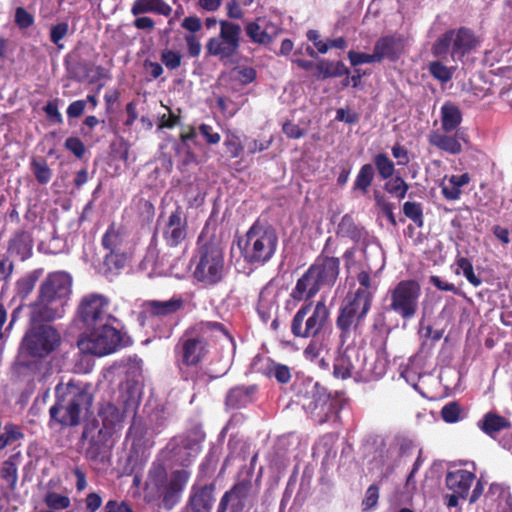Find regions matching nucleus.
Here are the masks:
<instances>
[{
  "instance_id": "obj_1",
  "label": "nucleus",
  "mask_w": 512,
  "mask_h": 512,
  "mask_svg": "<svg viewBox=\"0 0 512 512\" xmlns=\"http://www.w3.org/2000/svg\"><path fill=\"white\" fill-rule=\"evenodd\" d=\"M216 334L231 337L227 328L217 321H198L182 332L173 350L182 380L197 379L200 366L210 354V341Z\"/></svg>"
},
{
  "instance_id": "obj_2",
  "label": "nucleus",
  "mask_w": 512,
  "mask_h": 512,
  "mask_svg": "<svg viewBox=\"0 0 512 512\" xmlns=\"http://www.w3.org/2000/svg\"><path fill=\"white\" fill-rule=\"evenodd\" d=\"M72 284L73 278L68 272L49 273L39 286L36 300L30 304V321L37 324L62 318L72 294Z\"/></svg>"
},
{
  "instance_id": "obj_3",
  "label": "nucleus",
  "mask_w": 512,
  "mask_h": 512,
  "mask_svg": "<svg viewBox=\"0 0 512 512\" xmlns=\"http://www.w3.org/2000/svg\"><path fill=\"white\" fill-rule=\"evenodd\" d=\"M93 402L92 394L72 382L66 386H56V401L49 409V425L75 427L81 423L82 414L88 411Z\"/></svg>"
},
{
  "instance_id": "obj_4",
  "label": "nucleus",
  "mask_w": 512,
  "mask_h": 512,
  "mask_svg": "<svg viewBox=\"0 0 512 512\" xmlns=\"http://www.w3.org/2000/svg\"><path fill=\"white\" fill-rule=\"evenodd\" d=\"M278 241L276 229L268 222L257 219L245 234L241 254L248 264L264 265L274 256Z\"/></svg>"
},
{
  "instance_id": "obj_5",
  "label": "nucleus",
  "mask_w": 512,
  "mask_h": 512,
  "mask_svg": "<svg viewBox=\"0 0 512 512\" xmlns=\"http://www.w3.org/2000/svg\"><path fill=\"white\" fill-rule=\"evenodd\" d=\"M193 278L204 286H214L220 283L225 275L224 251L213 241L198 244L191 259Z\"/></svg>"
},
{
  "instance_id": "obj_6",
  "label": "nucleus",
  "mask_w": 512,
  "mask_h": 512,
  "mask_svg": "<svg viewBox=\"0 0 512 512\" xmlns=\"http://www.w3.org/2000/svg\"><path fill=\"white\" fill-rule=\"evenodd\" d=\"M330 309L324 300L302 304L290 322L295 338L325 337L330 326Z\"/></svg>"
},
{
  "instance_id": "obj_7",
  "label": "nucleus",
  "mask_w": 512,
  "mask_h": 512,
  "mask_svg": "<svg viewBox=\"0 0 512 512\" xmlns=\"http://www.w3.org/2000/svg\"><path fill=\"white\" fill-rule=\"evenodd\" d=\"M114 322L107 321L85 330L78 339L80 350L101 357L112 354L124 347V335L113 326Z\"/></svg>"
},
{
  "instance_id": "obj_8",
  "label": "nucleus",
  "mask_w": 512,
  "mask_h": 512,
  "mask_svg": "<svg viewBox=\"0 0 512 512\" xmlns=\"http://www.w3.org/2000/svg\"><path fill=\"white\" fill-rule=\"evenodd\" d=\"M373 298L362 292L349 291L339 308L336 327L340 339L344 342L352 332H356L371 310Z\"/></svg>"
},
{
  "instance_id": "obj_9",
  "label": "nucleus",
  "mask_w": 512,
  "mask_h": 512,
  "mask_svg": "<svg viewBox=\"0 0 512 512\" xmlns=\"http://www.w3.org/2000/svg\"><path fill=\"white\" fill-rule=\"evenodd\" d=\"M480 41L473 30L468 27L449 29L433 43L431 52L433 56L444 59L448 55L453 61L462 62L464 57L472 53Z\"/></svg>"
},
{
  "instance_id": "obj_10",
  "label": "nucleus",
  "mask_w": 512,
  "mask_h": 512,
  "mask_svg": "<svg viewBox=\"0 0 512 512\" xmlns=\"http://www.w3.org/2000/svg\"><path fill=\"white\" fill-rule=\"evenodd\" d=\"M422 295L421 285L417 280L404 279L399 281L387 292L389 304L386 311L393 312L404 321L413 319L419 310Z\"/></svg>"
},
{
  "instance_id": "obj_11",
  "label": "nucleus",
  "mask_w": 512,
  "mask_h": 512,
  "mask_svg": "<svg viewBox=\"0 0 512 512\" xmlns=\"http://www.w3.org/2000/svg\"><path fill=\"white\" fill-rule=\"evenodd\" d=\"M296 397L302 408L320 424L325 423L335 411V400L318 382L303 383Z\"/></svg>"
},
{
  "instance_id": "obj_12",
  "label": "nucleus",
  "mask_w": 512,
  "mask_h": 512,
  "mask_svg": "<svg viewBox=\"0 0 512 512\" xmlns=\"http://www.w3.org/2000/svg\"><path fill=\"white\" fill-rule=\"evenodd\" d=\"M219 26V34L206 42L205 49L209 56L217 57L226 64L238 54L242 28L240 24L228 20H220Z\"/></svg>"
},
{
  "instance_id": "obj_13",
  "label": "nucleus",
  "mask_w": 512,
  "mask_h": 512,
  "mask_svg": "<svg viewBox=\"0 0 512 512\" xmlns=\"http://www.w3.org/2000/svg\"><path fill=\"white\" fill-rule=\"evenodd\" d=\"M61 344V335L50 325L40 324L28 329L22 339L21 349L28 356L43 359Z\"/></svg>"
},
{
  "instance_id": "obj_14",
  "label": "nucleus",
  "mask_w": 512,
  "mask_h": 512,
  "mask_svg": "<svg viewBox=\"0 0 512 512\" xmlns=\"http://www.w3.org/2000/svg\"><path fill=\"white\" fill-rule=\"evenodd\" d=\"M109 299L102 294L91 293L82 297L78 309V320L84 330L107 321H117L109 311Z\"/></svg>"
},
{
  "instance_id": "obj_15",
  "label": "nucleus",
  "mask_w": 512,
  "mask_h": 512,
  "mask_svg": "<svg viewBox=\"0 0 512 512\" xmlns=\"http://www.w3.org/2000/svg\"><path fill=\"white\" fill-rule=\"evenodd\" d=\"M331 245L332 238L329 237L325 242L322 252L309 267V270L322 288L334 286L340 273V259L333 256L335 250Z\"/></svg>"
},
{
  "instance_id": "obj_16",
  "label": "nucleus",
  "mask_w": 512,
  "mask_h": 512,
  "mask_svg": "<svg viewBox=\"0 0 512 512\" xmlns=\"http://www.w3.org/2000/svg\"><path fill=\"white\" fill-rule=\"evenodd\" d=\"M159 226L162 238L169 248L181 246L188 238V219L181 206H177Z\"/></svg>"
},
{
  "instance_id": "obj_17",
  "label": "nucleus",
  "mask_w": 512,
  "mask_h": 512,
  "mask_svg": "<svg viewBox=\"0 0 512 512\" xmlns=\"http://www.w3.org/2000/svg\"><path fill=\"white\" fill-rule=\"evenodd\" d=\"M204 438V433L194 429L185 435L175 437L171 441L170 445L172 447V452L182 466L190 465L192 460L200 453L201 443Z\"/></svg>"
},
{
  "instance_id": "obj_18",
  "label": "nucleus",
  "mask_w": 512,
  "mask_h": 512,
  "mask_svg": "<svg viewBox=\"0 0 512 512\" xmlns=\"http://www.w3.org/2000/svg\"><path fill=\"white\" fill-rule=\"evenodd\" d=\"M365 358L361 359L360 352L354 348H347L343 353L339 354L333 364V375L340 379H362V364Z\"/></svg>"
},
{
  "instance_id": "obj_19",
  "label": "nucleus",
  "mask_w": 512,
  "mask_h": 512,
  "mask_svg": "<svg viewBox=\"0 0 512 512\" xmlns=\"http://www.w3.org/2000/svg\"><path fill=\"white\" fill-rule=\"evenodd\" d=\"M184 307L181 296H173L169 300H146L142 304L140 317L146 321L162 319L178 313Z\"/></svg>"
},
{
  "instance_id": "obj_20",
  "label": "nucleus",
  "mask_w": 512,
  "mask_h": 512,
  "mask_svg": "<svg viewBox=\"0 0 512 512\" xmlns=\"http://www.w3.org/2000/svg\"><path fill=\"white\" fill-rule=\"evenodd\" d=\"M252 489L250 480H242L235 483L221 497L216 512H243L245 500Z\"/></svg>"
},
{
  "instance_id": "obj_21",
  "label": "nucleus",
  "mask_w": 512,
  "mask_h": 512,
  "mask_svg": "<svg viewBox=\"0 0 512 512\" xmlns=\"http://www.w3.org/2000/svg\"><path fill=\"white\" fill-rule=\"evenodd\" d=\"M321 288L322 287L314 277L313 273H311L308 268L297 280L295 287L291 290L289 294L290 300L287 301V305H289L291 301L296 303L304 302L303 304L313 302L312 299L317 295Z\"/></svg>"
},
{
  "instance_id": "obj_22",
  "label": "nucleus",
  "mask_w": 512,
  "mask_h": 512,
  "mask_svg": "<svg viewBox=\"0 0 512 512\" xmlns=\"http://www.w3.org/2000/svg\"><path fill=\"white\" fill-rule=\"evenodd\" d=\"M215 482L202 486L193 485L191 488L188 506L192 512H211L215 498Z\"/></svg>"
},
{
  "instance_id": "obj_23",
  "label": "nucleus",
  "mask_w": 512,
  "mask_h": 512,
  "mask_svg": "<svg viewBox=\"0 0 512 512\" xmlns=\"http://www.w3.org/2000/svg\"><path fill=\"white\" fill-rule=\"evenodd\" d=\"M398 446V460L396 461L397 465H400L401 460L404 458H409L414 455L415 452H417V457L414 461L412 470L408 474L406 478V489L407 490H414L416 488V481H415V474L421 467L423 460L421 458L422 456V450L417 448V445L408 438H401L397 441Z\"/></svg>"
},
{
  "instance_id": "obj_24",
  "label": "nucleus",
  "mask_w": 512,
  "mask_h": 512,
  "mask_svg": "<svg viewBox=\"0 0 512 512\" xmlns=\"http://www.w3.org/2000/svg\"><path fill=\"white\" fill-rule=\"evenodd\" d=\"M476 480V475L465 469L448 471L445 476L446 487L458 495L461 499H466L469 495L470 488Z\"/></svg>"
},
{
  "instance_id": "obj_25",
  "label": "nucleus",
  "mask_w": 512,
  "mask_h": 512,
  "mask_svg": "<svg viewBox=\"0 0 512 512\" xmlns=\"http://www.w3.org/2000/svg\"><path fill=\"white\" fill-rule=\"evenodd\" d=\"M403 48V42L400 37L383 36L376 41L374 52L378 63L384 59L394 62L401 56Z\"/></svg>"
},
{
  "instance_id": "obj_26",
  "label": "nucleus",
  "mask_w": 512,
  "mask_h": 512,
  "mask_svg": "<svg viewBox=\"0 0 512 512\" xmlns=\"http://www.w3.org/2000/svg\"><path fill=\"white\" fill-rule=\"evenodd\" d=\"M261 18L248 22L245 27V33L251 42L268 46L273 42L274 36L277 34V27L267 22L264 27L260 25Z\"/></svg>"
},
{
  "instance_id": "obj_27",
  "label": "nucleus",
  "mask_w": 512,
  "mask_h": 512,
  "mask_svg": "<svg viewBox=\"0 0 512 512\" xmlns=\"http://www.w3.org/2000/svg\"><path fill=\"white\" fill-rule=\"evenodd\" d=\"M389 353L386 348V342L376 352V358L373 363L367 364L365 361L362 364L363 373L362 380L370 381L382 378L389 368Z\"/></svg>"
},
{
  "instance_id": "obj_28",
  "label": "nucleus",
  "mask_w": 512,
  "mask_h": 512,
  "mask_svg": "<svg viewBox=\"0 0 512 512\" xmlns=\"http://www.w3.org/2000/svg\"><path fill=\"white\" fill-rule=\"evenodd\" d=\"M459 139H462L459 133L451 136L448 133H441L439 131H432L428 136V141L432 146L451 155H457L462 152L463 148Z\"/></svg>"
},
{
  "instance_id": "obj_29",
  "label": "nucleus",
  "mask_w": 512,
  "mask_h": 512,
  "mask_svg": "<svg viewBox=\"0 0 512 512\" xmlns=\"http://www.w3.org/2000/svg\"><path fill=\"white\" fill-rule=\"evenodd\" d=\"M130 11L133 16L153 13L169 17L173 9L165 0H134Z\"/></svg>"
},
{
  "instance_id": "obj_30",
  "label": "nucleus",
  "mask_w": 512,
  "mask_h": 512,
  "mask_svg": "<svg viewBox=\"0 0 512 512\" xmlns=\"http://www.w3.org/2000/svg\"><path fill=\"white\" fill-rule=\"evenodd\" d=\"M256 392L255 386H236L231 388L225 398L227 409L236 410L246 407L252 402Z\"/></svg>"
},
{
  "instance_id": "obj_31",
  "label": "nucleus",
  "mask_w": 512,
  "mask_h": 512,
  "mask_svg": "<svg viewBox=\"0 0 512 512\" xmlns=\"http://www.w3.org/2000/svg\"><path fill=\"white\" fill-rule=\"evenodd\" d=\"M98 416L103 425L101 429L105 430L107 433L113 434L117 427H120L124 413L121 412L115 404L106 402L101 405Z\"/></svg>"
},
{
  "instance_id": "obj_32",
  "label": "nucleus",
  "mask_w": 512,
  "mask_h": 512,
  "mask_svg": "<svg viewBox=\"0 0 512 512\" xmlns=\"http://www.w3.org/2000/svg\"><path fill=\"white\" fill-rule=\"evenodd\" d=\"M32 248V236L25 230L15 232L8 242V252L20 256L22 260L30 257Z\"/></svg>"
},
{
  "instance_id": "obj_33",
  "label": "nucleus",
  "mask_w": 512,
  "mask_h": 512,
  "mask_svg": "<svg viewBox=\"0 0 512 512\" xmlns=\"http://www.w3.org/2000/svg\"><path fill=\"white\" fill-rule=\"evenodd\" d=\"M124 228L111 223L101 238V245L106 251H126Z\"/></svg>"
},
{
  "instance_id": "obj_34",
  "label": "nucleus",
  "mask_w": 512,
  "mask_h": 512,
  "mask_svg": "<svg viewBox=\"0 0 512 512\" xmlns=\"http://www.w3.org/2000/svg\"><path fill=\"white\" fill-rule=\"evenodd\" d=\"M350 75V70L342 61H330L327 59L319 60L315 65L314 77L317 80L341 77Z\"/></svg>"
},
{
  "instance_id": "obj_35",
  "label": "nucleus",
  "mask_w": 512,
  "mask_h": 512,
  "mask_svg": "<svg viewBox=\"0 0 512 512\" xmlns=\"http://www.w3.org/2000/svg\"><path fill=\"white\" fill-rule=\"evenodd\" d=\"M129 254L127 251H107L103 258L102 268L106 276H114L127 266Z\"/></svg>"
},
{
  "instance_id": "obj_36",
  "label": "nucleus",
  "mask_w": 512,
  "mask_h": 512,
  "mask_svg": "<svg viewBox=\"0 0 512 512\" xmlns=\"http://www.w3.org/2000/svg\"><path fill=\"white\" fill-rule=\"evenodd\" d=\"M478 428L490 437H494L496 433L509 429L511 423L503 416L495 412H487L483 418L477 423Z\"/></svg>"
},
{
  "instance_id": "obj_37",
  "label": "nucleus",
  "mask_w": 512,
  "mask_h": 512,
  "mask_svg": "<svg viewBox=\"0 0 512 512\" xmlns=\"http://www.w3.org/2000/svg\"><path fill=\"white\" fill-rule=\"evenodd\" d=\"M463 119L462 112L452 102H445L441 107V128L445 133L456 130Z\"/></svg>"
},
{
  "instance_id": "obj_38",
  "label": "nucleus",
  "mask_w": 512,
  "mask_h": 512,
  "mask_svg": "<svg viewBox=\"0 0 512 512\" xmlns=\"http://www.w3.org/2000/svg\"><path fill=\"white\" fill-rule=\"evenodd\" d=\"M43 275V269H35L19 278L15 283L16 294L22 299H26L34 290L37 282Z\"/></svg>"
},
{
  "instance_id": "obj_39",
  "label": "nucleus",
  "mask_w": 512,
  "mask_h": 512,
  "mask_svg": "<svg viewBox=\"0 0 512 512\" xmlns=\"http://www.w3.org/2000/svg\"><path fill=\"white\" fill-rule=\"evenodd\" d=\"M262 373L269 378H275L280 384H287L291 380V369L287 365L277 363L270 358L267 359Z\"/></svg>"
},
{
  "instance_id": "obj_40",
  "label": "nucleus",
  "mask_w": 512,
  "mask_h": 512,
  "mask_svg": "<svg viewBox=\"0 0 512 512\" xmlns=\"http://www.w3.org/2000/svg\"><path fill=\"white\" fill-rule=\"evenodd\" d=\"M375 178V168L367 163L361 166L352 186L353 191H360L363 195L368 193Z\"/></svg>"
},
{
  "instance_id": "obj_41",
  "label": "nucleus",
  "mask_w": 512,
  "mask_h": 512,
  "mask_svg": "<svg viewBox=\"0 0 512 512\" xmlns=\"http://www.w3.org/2000/svg\"><path fill=\"white\" fill-rule=\"evenodd\" d=\"M336 234L358 242L362 238V229L356 225L350 214H345L337 226Z\"/></svg>"
},
{
  "instance_id": "obj_42",
  "label": "nucleus",
  "mask_w": 512,
  "mask_h": 512,
  "mask_svg": "<svg viewBox=\"0 0 512 512\" xmlns=\"http://www.w3.org/2000/svg\"><path fill=\"white\" fill-rule=\"evenodd\" d=\"M385 180L383 186L385 192L399 200L406 197L410 186L400 175H393L390 179Z\"/></svg>"
},
{
  "instance_id": "obj_43",
  "label": "nucleus",
  "mask_w": 512,
  "mask_h": 512,
  "mask_svg": "<svg viewBox=\"0 0 512 512\" xmlns=\"http://www.w3.org/2000/svg\"><path fill=\"white\" fill-rule=\"evenodd\" d=\"M111 433H107L103 429L97 431L96 436H92L89 440V445L86 448V457L91 460H97L103 451L105 443L111 437Z\"/></svg>"
},
{
  "instance_id": "obj_44",
  "label": "nucleus",
  "mask_w": 512,
  "mask_h": 512,
  "mask_svg": "<svg viewBox=\"0 0 512 512\" xmlns=\"http://www.w3.org/2000/svg\"><path fill=\"white\" fill-rule=\"evenodd\" d=\"M373 163L381 179H390L394 175L395 164L386 153L376 154Z\"/></svg>"
},
{
  "instance_id": "obj_45",
  "label": "nucleus",
  "mask_w": 512,
  "mask_h": 512,
  "mask_svg": "<svg viewBox=\"0 0 512 512\" xmlns=\"http://www.w3.org/2000/svg\"><path fill=\"white\" fill-rule=\"evenodd\" d=\"M405 217L411 220L417 228L424 226L423 206L420 202L406 201L402 206Z\"/></svg>"
},
{
  "instance_id": "obj_46",
  "label": "nucleus",
  "mask_w": 512,
  "mask_h": 512,
  "mask_svg": "<svg viewBox=\"0 0 512 512\" xmlns=\"http://www.w3.org/2000/svg\"><path fill=\"white\" fill-rule=\"evenodd\" d=\"M71 34L70 26L67 21L58 22L51 25L49 29V39L59 50L64 49L63 40Z\"/></svg>"
},
{
  "instance_id": "obj_47",
  "label": "nucleus",
  "mask_w": 512,
  "mask_h": 512,
  "mask_svg": "<svg viewBox=\"0 0 512 512\" xmlns=\"http://www.w3.org/2000/svg\"><path fill=\"white\" fill-rule=\"evenodd\" d=\"M31 170L37 180V182L41 185H46L50 182L52 178V170L47 164L45 159H36L33 158L30 163Z\"/></svg>"
},
{
  "instance_id": "obj_48",
  "label": "nucleus",
  "mask_w": 512,
  "mask_h": 512,
  "mask_svg": "<svg viewBox=\"0 0 512 512\" xmlns=\"http://www.w3.org/2000/svg\"><path fill=\"white\" fill-rule=\"evenodd\" d=\"M43 502L47 508L56 511L65 510L71 505L70 498L67 495L54 491H48L44 496Z\"/></svg>"
},
{
  "instance_id": "obj_49",
  "label": "nucleus",
  "mask_w": 512,
  "mask_h": 512,
  "mask_svg": "<svg viewBox=\"0 0 512 512\" xmlns=\"http://www.w3.org/2000/svg\"><path fill=\"white\" fill-rule=\"evenodd\" d=\"M374 200L375 205L380 209L383 215L386 216L389 223L393 226H397V221L394 215L393 210L395 209V204L390 202L388 198L379 191H374Z\"/></svg>"
},
{
  "instance_id": "obj_50",
  "label": "nucleus",
  "mask_w": 512,
  "mask_h": 512,
  "mask_svg": "<svg viewBox=\"0 0 512 512\" xmlns=\"http://www.w3.org/2000/svg\"><path fill=\"white\" fill-rule=\"evenodd\" d=\"M430 75L441 83L449 82L453 77L452 68L447 67L441 61H432L428 65Z\"/></svg>"
},
{
  "instance_id": "obj_51",
  "label": "nucleus",
  "mask_w": 512,
  "mask_h": 512,
  "mask_svg": "<svg viewBox=\"0 0 512 512\" xmlns=\"http://www.w3.org/2000/svg\"><path fill=\"white\" fill-rule=\"evenodd\" d=\"M456 264L471 285L478 287L482 284L481 278L475 274L472 262L468 258L458 257Z\"/></svg>"
},
{
  "instance_id": "obj_52",
  "label": "nucleus",
  "mask_w": 512,
  "mask_h": 512,
  "mask_svg": "<svg viewBox=\"0 0 512 512\" xmlns=\"http://www.w3.org/2000/svg\"><path fill=\"white\" fill-rule=\"evenodd\" d=\"M0 473L1 477L9 484V487L14 490L18 480V469L13 461V456L3 462Z\"/></svg>"
},
{
  "instance_id": "obj_53",
  "label": "nucleus",
  "mask_w": 512,
  "mask_h": 512,
  "mask_svg": "<svg viewBox=\"0 0 512 512\" xmlns=\"http://www.w3.org/2000/svg\"><path fill=\"white\" fill-rule=\"evenodd\" d=\"M190 475H191L190 472L185 469L173 471L171 473L170 480H169L166 488H168L172 491L174 490V491L181 493L183 491L184 487L186 486V484L190 478Z\"/></svg>"
},
{
  "instance_id": "obj_54",
  "label": "nucleus",
  "mask_w": 512,
  "mask_h": 512,
  "mask_svg": "<svg viewBox=\"0 0 512 512\" xmlns=\"http://www.w3.org/2000/svg\"><path fill=\"white\" fill-rule=\"evenodd\" d=\"M462 407L457 401L445 404L441 409V417L446 423H456L460 420Z\"/></svg>"
},
{
  "instance_id": "obj_55",
  "label": "nucleus",
  "mask_w": 512,
  "mask_h": 512,
  "mask_svg": "<svg viewBox=\"0 0 512 512\" xmlns=\"http://www.w3.org/2000/svg\"><path fill=\"white\" fill-rule=\"evenodd\" d=\"M160 59L168 70H175L179 68L182 63L181 53L171 49L162 50Z\"/></svg>"
},
{
  "instance_id": "obj_56",
  "label": "nucleus",
  "mask_w": 512,
  "mask_h": 512,
  "mask_svg": "<svg viewBox=\"0 0 512 512\" xmlns=\"http://www.w3.org/2000/svg\"><path fill=\"white\" fill-rule=\"evenodd\" d=\"M310 341L304 348L303 355L307 360L313 361L317 359L324 350V337L309 338Z\"/></svg>"
},
{
  "instance_id": "obj_57",
  "label": "nucleus",
  "mask_w": 512,
  "mask_h": 512,
  "mask_svg": "<svg viewBox=\"0 0 512 512\" xmlns=\"http://www.w3.org/2000/svg\"><path fill=\"white\" fill-rule=\"evenodd\" d=\"M14 22L19 29L25 30L34 25L35 18L24 7H17L15 10Z\"/></svg>"
},
{
  "instance_id": "obj_58",
  "label": "nucleus",
  "mask_w": 512,
  "mask_h": 512,
  "mask_svg": "<svg viewBox=\"0 0 512 512\" xmlns=\"http://www.w3.org/2000/svg\"><path fill=\"white\" fill-rule=\"evenodd\" d=\"M234 79L242 85L252 83L257 76L256 70L253 67L242 66L233 69Z\"/></svg>"
},
{
  "instance_id": "obj_59",
  "label": "nucleus",
  "mask_w": 512,
  "mask_h": 512,
  "mask_svg": "<svg viewBox=\"0 0 512 512\" xmlns=\"http://www.w3.org/2000/svg\"><path fill=\"white\" fill-rule=\"evenodd\" d=\"M43 111L49 122L53 124L63 123V117L59 112L58 99L48 101L43 107Z\"/></svg>"
},
{
  "instance_id": "obj_60",
  "label": "nucleus",
  "mask_w": 512,
  "mask_h": 512,
  "mask_svg": "<svg viewBox=\"0 0 512 512\" xmlns=\"http://www.w3.org/2000/svg\"><path fill=\"white\" fill-rule=\"evenodd\" d=\"M348 59L351 65L354 67L361 64L378 62L374 51L372 54H368L364 52H356L354 50H350L348 52Z\"/></svg>"
},
{
  "instance_id": "obj_61",
  "label": "nucleus",
  "mask_w": 512,
  "mask_h": 512,
  "mask_svg": "<svg viewBox=\"0 0 512 512\" xmlns=\"http://www.w3.org/2000/svg\"><path fill=\"white\" fill-rule=\"evenodd\" d=\"M224 145L231 158H238L243 152L241 140L236 135H228L224 141Z\"/></svg>"
},
{
  "instance_id": "obj_62",
  "label": "nucleus",
  "mask_w": 512,
  "mask_h": 512,
  "mask_svg": "<svg viewBox=\"0 0 512 512\" xmlns=\"http://www.w3.org/2000/svg\"><path fill=\"white\" fill-rule=\"evenodd\" d=\"M357 281L359 283V287L354 292H362L363 294L374 298L375 290L372 289L370 273L367 271L359 272L357 275Z\"/></svg>"
},
{
  "instance_id": "obj_63",
  "label": "nucleus",
  "mask_w": 512,
  "mask_h": 512,
  "mask_svg": "<svg viewBox=\"0 0 512 512\" xmlns=\"http://www.w3.org/2000/svg\"><path fill=\"white\" fill-rule=\"evenodd\" d=\"M64 147L78 159L83 158L86 152L84 143L78 137H68L65 140Z\"/></svg>"
},
{
  "instance_id": "obj_64",
  "label": "nucleus",
  "mask_w": 512,
  "mask_h": 512,
  "mask_svg": "<svg viewBox=\"0 0 512 512\" xmlns=\"http://www.w3.org/2000/svg\"><path fill=\"white\" fill-rule=\"evenodd\" d=\"M379 499V487L376 484L370 485L366 490L365 497L362 501V506L364 510H370L374 508Z\"/></svg>"
}]
</instances>
